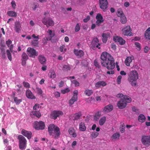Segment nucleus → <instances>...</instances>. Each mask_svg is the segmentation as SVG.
<instances>
[{
  "mask_svg": "<svg viewBox=\"0 0 150 150\" xmlns=\"http://www.w3.org/2000/svg\"><path fill=\"white\" fill-rule=\"evenodd\" d=\"M80 24L79 23L76 24L75 28V31L76 32H78L80 28Z\"/></svg>",
  "mask_w": 150,
  "mask_h": 150,
  "instance_id": "nucleus-50",
  "label": "nucleus"
},
{
  "mask_svg": "<svg viewBox=\"0 0 150 150\" xmlns=\"http://www.w3.org/2000/svg\"><path fill=\"white\" fill-rule=\"evenodd\" d=\"M113 109V107L111 105H109L106 106L104 108L103 111L105 112H108L111 111Z\"/></svg>",
  "mask_w": 150,
  "mask_h": 150,
  "instance_id": "nucleus-23",
  "label": "nucleus"
},
{
  "mask_svg": "<svg viewBox=\"0 0 150 150\" xmlns=\"http://www.w3.org/2000/svg\"><path fill=\"white\" fill-rule=\"evenodd\" d=\"M101 112L98 111L95 113L94 116V119L95 120L97 121L99 119L101 116Z\"/></svg>",
  "mask_w": 150,
  "mask_h": 150,
  "instance_id": "nucleus-35",
  "label": "nucleus"
},
{
  "mask_svg": "<svg viewBox=\"0 0 150 150\" xmlns=\"http://www.w3.org/2000/svg\"><path fill=\"white\" fill-rule=\"evenodd\" d=\"M22 60H26L28 59V57L26 54L24 52L23 53L22 55Z\"/></svg>",
  "mask_w": 150,
  "mask_h": 150,
  "instance_id": "nucleus-48",
  "label": "nucleus"
},
{
  "mask_svg": "<svg viewBox=\"0 0 150 150\" xmlns=\"http://www.w3.org/2000/svg\"><path fill=\"white\" fill-rule=\"evenodd\" d=\"M117 15L118 17H120L125 15L121 8H119L117 10Z\"/></svg>",
  "mask_w": 150,
  "mask_h": 150,
  "instance_id": "nucleus-40",
  "label": "nucleus"
},
{
  "mask_svg": "<svg viewBox=\"0 0 150 150\" xmlns=\"http://www.w3.org/2000/svg\"><path fill=\"white\" fill-rule=\"evenodd\" d=\"M6 43L7 47L9 48V50L11 51V50H13V45L11 44V41L9 39L6 41Z\"/></svg>",
  "mask_w": 150,
  "mask_h": 150,
  "instance_id": "nucleus-27",
  "label": "nucleus"
},
{
  "mask_svg": "<svg viewBox=\"0 0 150 150\" xmlns=\"http://www.w3.org/2000/svg\"><path fill=\"white\" fill-rule=\"evenodd\" d=\"M120 21L122 24H125L126 23L127 21V19L125 15L120 17Z\"/></svg>",
  "mask_w": 150,
  "mask_h": 150,
  "instance_id": "nucleus-42",
  "label": "nucleus"
},
{
  "mask_svg": "<svg viewBox=\"0 0 150 150\" xmlns=\"http://www.w3.org/2000/svg\"><path fill=\"white\" fill-rule=\"evenodd\" d=\"M122 34L124 35H130L131 30L129 25H128L124 27L121 30Z\"/></svg>",
  "mask_w": 150,
  "mask_h": 150,
  "instance_id": "nucleus-11",
  "label": "nucleus"
},
{
  "mask_svg": "<svg viewBox=\"0 0 150 150\" xmlns=\"http://www.w3.org/2000/svg\"><path fill=\"white\" fill-rule=\"evenodd\" d=\"M96 18L97 21L96 22V25L99 26L101 23H103L104 21L102 16L100 13H98L96 17Z\"/></svg>",
  "mask_w": 150,
  "mask_h": 150,
  "instance_id": "nucleus-14",
  "label": "nucleus"
},
{
  "mask_svg": "<svg viewBox=\"0 0 150 150\" xmlns=\"http://www.w3.org/2000/svg\"><path fill=\"white\" fill-rule=\"evenodd\" d=\"M71 69L69 65H64L63 66V70L64 71H67L70 70Z\"/></svg>",
  "mask_w": 150,
  "mask_h": 150,
  "instance_id": "nucleus-46",
  "label": "nucleus"
},
{
  "mask_svg": "<svg viewBox=\"0 0 150 150\" xmlns=\"http://www.w3.org/2000/svg\"><path fill=\"white\" fill-rule=\"evenodd\" d=\"M69 134L73 137H75L76 136V134L75 132V129L73 128H70L68 130Z\"/></svg>",
  "mask_w": 150,
  "mask_h": 150,
  "instance_id": "nucleus-25",
  "label": "nucleus"
},
{
  "mask_svg": "<svg viewBox=\"0 0 150 150\" xmlns=\"http://www.w3.org/2000/svg\"><path fill=\"white\" fill-rule=\"evenodd\" d=\"M26 95L27 97L30 99H35V97L34 96L31 91L28 89L26 92Z\"/></svg>",
  "mask_w": 150,
  "mask_h": 150,
  "instance_id": "nucleus-19",
  "label": "nucleus"
},
{
  "mask_svg": "<svg viewBox=\"0 0 150 150\" xmlns=\"http://www.w3.org/2000/svg\"><path fill=\"white\" fill-rule=\"evenodd\" d=\"M42 22L47 28L52 26L54 24L53 21L51 18H48L45 17L43 18L42 20Z\"/></svg>",
  "mask_w": 150,
  "mask_h": 150,
  "instance_id": "nucleus-6",
  "label": "nucleus"
},
{
  "mask_svg": "<svg viewBox=\"0 0 150 150\" xmlns=\"http://www.w3.org/2000/svg\"><path fill=\"white\" fill-rule=\"evenodd\" d=\"M21 25L19 22L17 21L15 23L14 29L16 32L19 33L21 31Z\"/></svg>",
  "mask_w": 150,
  "mask_h": 150,
  "instance_id": "nucleus-21",
  "label": "nucleus"
},
{
  "mask_svg": "<svg viewBox=\"0 0 150 150\" xmlns=\"http://www.w3.org/2000/svg\"><path fill=\"white\" fill-rule=\"evenodd\" d=\"M67 49L65 45H63L59 47V50L61 52L64 53L67 51Z\"/></svg>",
  "mask_w": 150,
  "mask_h": 150,
  "instance_id": "nucleus-43",
  "label": "nucleus"
},
{
  "mask_svg": "<svg viewBox=\"0 0 150 150\" xmlns=\"http://www.w3.org/2000/svg\"><path fill=\"white\" fill-rule=\"evenodd\" d=\"M145 37L146 39L150 40V27L146 30L145 33Z\"/></svg>",
  "mask_w": 150,
  "mask_h": 150,
  "instance_id": "nucleus-30",
  "label": "nucleus"
},
{
  "mask_svg": "<svg viewBox=\"0 0 150 150\" xmlns=\"http://www.w3.org/2000/svg\"><path fill=\"white\" fill-rule=\"evenodd\" d=\"M48 35L47 37V40H52V38L55 35V33L54 31H53L51 30H48L47 31Z\"/></svg>",
  "mask_w": 150,
  "mask_h": 150,
  "instance_id": "nucleus-17",
  "label": "nucleus"
},
{
  "mask_svg": "<svg viewBox=\"0 0 150 150\" xmlns=\"http://www.w3.org/2000/svg\"><path fill=\"white\" fill-rule=\"evenodd\" d=\"M117 98H120V100L117 103V105L119 108L122 109L126 107L127 103H130L132 101V99L127 96L124 95L122 93H119L117 95Z\"/></svg>",
  "mask_w": 150,
  "mask_h": 150,
  "instance_id": "nucleus-2",
  "label": "nucleus"
},
{
  "mask_svg": "<svg viewBox=\"0 0 150 150\" xmlns=\"http://www.w3.org/2000/svg\"><path fill=\"white\" fill-rule=\"evenodd\" d=\"M122 78L121 76L120 75L118 76L117 79V82L118 84H120V83Z\"/></svg>",
  "mask_w": 150,
  "mask_h": 150,
  "instance_id": "nucleus-57",
  "label": "nucleus"
},
{
  "mask_svg": "<svg viewBox=\"0 0 150 150\" xmlns=\"http://www.w3.org/2000/svg\"><path fill=\"white\" fill-rule=\"evenodd\" d=\"M106 120V118L105 117H102L99 120V123L100 125H103L105 122Z\"/></svg>",
  "mask_w": 150,
  "mask_h": 150,
  "instance_id": "nucleus-39",
  "label": "nucleus"
},
{
  "mask_svg": "<svg viewBox=\"0 0 150 150\" xmlns=\"http://www.w3.org/2000/svg\"><path fill=\"white\" fill-rule=\"evenodd\" d=\"M134 45L136 49L138 50H140L141 49L140 44L138 42H135L134 43Z\"/></svg>",
  "mask_w": 150,
  "mask_h": 150,
  "instance_id": "nucleus-47",
  "label": "nucleus"
},
{
  "mask_svg": "<svg viewBox=\"0 0 150 150\" xmlns=\"http://www.w3.org/2000/svg\"><path fill=\"white\" fill-rule=\"evenodd\" d=\"M93 92V91L92 90L86 89L84 91L85 94L88 96H90Z\"/></svg>",
  "mask_w": 150,
  "mask_h": 150,
  "instance_id": "nucleus-38",
  "label": "nucleus"
},
{
  "mask_svg": "<svg viewBox=\"0 0 150 150\" xmlns=\"http://www.w3.org/2000/svg\"><path fill=\"white\" fill-rule=\"evenodd\" d=\"M120 136V134L119 133L117 132L114 134L112 136L111 138L112 139H118Z\"/></svg>",
  "mask_w": 150,
  "mask_h": 150,
  "instance_id": "nucleus-44",
  "label": "nucleus"
},
{
  "mask_svg": "<svg viewBox=\"0 0 150 150\" xmlns=\"http://www.w3.org/2000/svg\"><path fill=\"white\" fill-rule=\"evenodd\" d=\"M75 54L78 57H81L84 55V52L82 50H75L74 51Z\"/></svg>",
  "mask_w": 150,
  "mask_h": 150,
  "instance_id": "nucleus-24",
  "label": "nucleus"
},
{
  "mask_svg": "<svg viewBox=\"0 0 150 150\" xmlns=\"http://www.w3.org/2000/svg\"><path fill=\"white\" fill-rule=\"evenodd\" d=\"M125 125L124 124H122L120 128V131L122 133H123L125 131Z\"/></svg>",
  "mask_w": 150,
  "mask_h": 150,
  "instance_id": "nucleus-54",
  "label": "nucleus"
},
{
  "mask_svg": "<svg viewBox=\"0 0 150 150\" xmlns=\"http://www.w3.org/2000/svg\"><path fill=\"white\" fill-rule=\"evenodd\" d=\"M21 134L29 139L31 137L32 133L30 131H27L25 129H23L21 131Z\"/></svg>",
  "mask_w": 150,
  "mask_h": 150,
  "instance_id": "nucleus-18",
  "label": "nucleus"
},
{
  "mask_svg": "<svg viewBox=\"0 0 150 150\" xmlns=\"http://www.w3.org/2000/svg\"><path fill=\"white\" fill-rule=\"evenodd\" d=\"M108 3L107 0H99V5L100 8L102 9L104 11L108 7Z\"/></svg>",
  "mask_w": 150,
  "mask_h": 150,
  "instance_id": "nucleus-12",
  "label": "nucleus"
},
{
  "mask_svg": "<svg viewBox=\"0 0 150 150\" xmlns=\"http://www.w3.org/2000/svg\"><path fill=\"white\" fill-rule=\"evenodd\" d=\"M11 4L12 6V8L14 9L15 8L16 6V3L14 1H13L11 2Z\"/></svg>",
  "mask_w": 150,
  "mask_h": 150,
  "instance_id": "nucleus-60",
  "label": "nucleus"
},
{
  "mask_svg": "<svg viewBox=\"0 0 150 150\" xmlns=\"http://www.w3.org/2000/svg\"><path fill=\"white\" fill-rule=\"evenodd\" d=\"M101 64L108 69H112L115 67V64L113 58L111 55L106 52H103L101 54Z\"/></svg>",
  "mask_w": 150,
  "mask_h": 150,
  "instance_id": "nucleus-1",
  "label": "nucleus"
},
{
  "mask_svg": "<svg viewBox=\"0 0 150 150\" xmlns=\"http://www.w3.org/2000/svg\"><path fill=\"white\" fill-rule=\"evenodd\" d=\"M40 105L39 104H35L33 107V109L34 110H38V109L40 108Z\"/></svg>",
  "mask_w": 150,
  "mask_h": 150,
  "instance_id": "nucleus-55",
  "label": "nucleus"
},
{
  "mask_svg": "<svg viewBox=\"0 0 150 150\" xmlns=\"http://www.w3.org/2000/svg\"><path fill=\"white\" fill-rule=\"evenodd\" d=\"M69 91V90L68 88H66L61 91V92L63 94H65V93L68 92Z\"/></svg>",
  "mask_w": 150,
  "mask_h": 150,
  "instance_id": "nucleus-58",
  "label": "nucleus"
},
{
  "mask_svg": "<svg viewBox=\"0 0 150 150\" xmlns=\"http://www.w3.org/2000/svg\"><path fill=\"white\" fill-rule=\"evenodd\" d=\"M141 142L142 144L147 147L150 145V136H144L142 137Z\"/></svg>",
  "mask_w": 150,
  "mask_h": 150,
  "instance_id": "nucleus-7",
  "label": "nucleus"
},
{
  "mask_svg": "<svg viewBox=\"0 0 150 150\" xmlns=\"http://www.w3.org/2000/svg\"><path fill=\"white\" fill-rule=\"evenodd\" d=\"M75 101L74 100H73L72 99H71L69 101V104L70 105H73L74 102H75Z\"/></svg>",
  "mask_w": 150,
  "mask_h": 150,
  "instance_id": "nucleus-63",
  "label": "nucleus"
},
{
  "mask_svg": "<svg viewBox=\"0 0 150 150\" xmlns=\"http://www.w3.org/2000/svg\"><path fill=\"white\" fill-rule=\"evenodd\" d=\"M98 133L95 132H93L91 133V137L92 139L95 138L98 136Z\"/></svg>",
  "mask_w": 150,
  "mask_h": 150,
  "instance_id": "nucleus-45",
  "label": "nucleus"
},
{
  "mask_svg": "<svg viewBox=\"0 0 150 150\" xmlns=\"http://www.w3.org/2000/svg\"><path fill=\"white\" fill-rule=\"evenodd\" d=\"M63 114V113L61 111L54 110L51 112L50 117L52 119L55 120L57 117L62 115Z\"/></svg>",
  "mask_w": 150,
  "mask_h": 150,
  "instance_id": "nucleus-8",
  "label": "nucleus"
},
{
  "mask_svg": "<svg viewBox=\"0 0 150 150\" xmlns=\"http://www.w3.org/2000/svg\"><path fill=\"white\" fill-rule=\"evenodd\" d=\"M30 115H34L35 116L38 118H40L41 116V114L39 111H33L31 112L30 113Z\"/></svg>",
  "mask_w": 150,
  "mask_h": 150,
  "instance_id": "nucleus-31",
  "label": "nucleus"
},
{
  "mask_svg": "<svg viewBox=\"0 0 150 150\" xmlns=\"http://www.w3.org/2000/svg\"><path fill=\"white\" fill-rule=\"evenodd\" d=\"M36 92L39 95H41L42 94V91L40 88L37 87L36 88Z\"/></svg>",
  "mask_w": 150,
  "mask_h": 150,
  "instance_id": "nucleus-51",
  "label": "nucleus"
},
{
  "mask_svg": "<svg viewBox=\"0 0 150 150\" xmlns=\"http://www.w3.org/2000/svg\"><path fill=\"white\" fill-rule=\"evenodd\" d=\"M78 94V91L77 90H75L73 92V95L71 99L75 101L77 100V95Z\"/></svg>",
  "mask_w": 150,
  "mask_h": 150,
  "instance_id": "nucleus-33",
  "label": "nucleus"
},
{
  "mask_svg": "<svg viewBox=\"0 0 150 150\" xmlns=\"http://www.w3.org/2000/svg\"><path fill=\"white\" fill-rule=\"evenodd\" d=\"M139 121L142 123L143 122L145 121V117L143 114L139 115L138 117Z\"/></svg>",
  "mask_w": 150,
  "mask_h": 150,
  "instance_id": "nucleus-36",
  "label": "nucleus"
},
{
  "mask_svg": "<svg viewBox=\"0 0 150 150\" xmlns=\"http://www.w3.org/2000/svg\"><path fill=\"white\" fill-rule=\"evenodd\" d=\"M50 77L51 78L53 79L56 77V74L55 72L54 71H52L50 75Z\"/></svg>",
  "mask_w": 150,
  "mask_h": 150,
  "instance_id": "nucleus-56",
  "label": "nucleus"
},
{
  "mask_svg": "<svg viewBox=\"0 0 150 150\" xmlns=\"http://www.w3.org/2000/svg\"><path fill=\"white\" fill-rule=\"evenodd\" d=\"M81 114L80 112L75 113L73 116L74 120H78L79 119L80 117L81 116Z\"/></svg>",
  "mask_w": 150,
  "mask_h": 150,
  "instance_id": "nucleus-41",
  "label": "nucleus"
},
{
  "mask_svg": "<svg viewBox=\"0 0 150 150\" xmlns=\"http://www.w3.org/2000/svg\"><path fill=\"white\" fill-rule=\"evenodd\" d=\"M18 139L19 142V148L22 150H24L25 149L27 144V141L25 138L21 135H18Z\"/></svg>",
  "mask_w": 150,
  "mask_h": 150,
  "instance_id": "nucleus-5",
  "label": "nucleus"
},
{
  "mask_svg": "<svg viewBox=\"0 0 150 150\" xmlns=\"http://www.w3.org/2000/svg\"><path fill=\"white\" fill-rule=\"evenodd\" d=\"M12 52V50H11V51L10 50H6V55L8 59L10 61H11L12 59V57L11 54V52Z\"/></svg>",
  "mask_w": 150,
  "mask_h": 150,
  "instance_id": "nucleus-32",
  "label": "nucleus"
},
{
  "mask_svg": "<svg viewBox=\"0 0 150 150\" xmlns=\"http://www.w3.org/2000/svg\"><path fill=\"white\" fill-rule=\"evenodd\" d=\"M90 16H87L86 18L83 19V21L85 23H86L90 20Z\"/></svg>",
  "mask_w": 150,
  "mask_h": 150,
  "instance_id": "nucleus-61",
  "label": "nucleus"
},
{
  "mask_svg": "<svg viewBox=\"0 0 150 150\" xmlns=\"http://www.w3.org/2000/svg\"><path fill=\"white\" fill-rule=\"evenodd\" d=\"M107 85L106 83L104 81H99L97 82L95 84V86L97 88H100L101 86L104 87Z\"/></svg>",
  "mask_w": 150,
  "mask_h": 150,
  "instance_id": "nucleus-20",
  "label": "nucleus"
},
{
  "mask_svg": "<svg viewBox=\"0 0 150 150\" xmlns=\"http://www.w3.org/2000/svg\"><path fill=\"white\" fill-rule=\"evenodd\" d=\"M27 52L30 57L35 58V56H37L38 55V52L36 51L35 50L32 48L30 47L28 48Z\"/></svg>",
  "mask_w": 150,
  "mask_h": 150,
  "instance_id": "nucleus-10",
  "label": "nucleus"
},
{
  "mask_svg": "<svg viewBox=\"0 0 150 150\" xmlns=\"http://www.w3.org/2000/svg\"><path fill=\"white\" fill-rule=\"evenodd\" d=\"M79 129L80 130L82 131H84L86 130V128L84 123L81 122L80 123Z\"/></svg>",
  "mask_w": 150,
  "mask_h": 150,
  "instance_id": "nucleus-34",
  "label": "nucleus"
},
{
  "mask_svg": "<svg viewBox=\"0 0 150 150\" xmlns=\"http://www.w3.org/2000/svg\"><path fill=\"white\" fill-rule=\"evenodd\" d=\"M32 37L33 38L35 39L32 40L31 43L34 46H36L38 44V40L39 39V36H35V34H33L32 35Z\"/></svg>",
  "mask_w": 150,
  "mask_h": 150,
  "instance_id": "nucleus-22",
  "label": "nucleus"
},
{
  "mask_svg": "<svg viewBox=\"0 0 150 150\" xmlns=\"http://www.w3.org/2000/svg\"><path fill=\"white\" fill-rule=\"evenodd\" d=\"M0 49L1 50V54L2 58L3 59L6 58V56L5 52V47H0Z\"/></svg>",
  "mask_w": 150,
  "mask_h": 150,
  "instance_id": "nucleus-28",
  "label": "nucleus"
},
{
  "mask_svg": "<svg viewBox=\"0 0 150 150\" xmlns=\"http://www.w3.org/2000/svg\"><path fill=\"white\" fill-rule=\"evenodd\" d=\"M7 14L8 15L11 17H16L17 16V14L15 11H9L7 12Z\"/></svg>",
  "mask_w": 150,
  "mask_h": 150,
  "instance_id": "nucleus-29",
  "label": "nucleus"
},
{
  "mask_svg": "<svg viewBox=\"0 0 150 150\" xmlns=\"http://www.w3.org/2000/svg\"><path fill=\"white\" fill-rule=\"evenodd\" d=\"M14 101L16 104H18L22 101L21 99H18L17 97H15L14 98Z\"/></svg>",
  "mask_w": 150,
  "mask_h": 150,
  "instance_id": "nucleus-49",
  "label": "nucleus"
},
{
  "mask_svg": "<svg viewBox=\"0 0 150 150\" xmlns=\"http://www.w3.org/2000/svg\"><path fill=\"white\" fill-rule=\"evenodd\" d=\"M71 82L72 83L74 84L75 86H78L79 85V83L76 80L71 81Z\"/></svg>",
  "mask_w": 150,
  "mask_h": 150,
  "instance_id": "nucleus-53",
  "label": "nucleus"
},
{
  "mask_svg": "<svg viewBox=\"0 0 150 150\" xmlns=\"http://www.w3.org/2000/svg\"><path fill=\"white\" fill-rule=\"evenodd\" d=\"M132 62V59L131 57H128L125 59V63L127 66H129L130 63Z\"/></svg>",
  "mask_w": 150,
  "mask_h": 150,
  "instance_id": "nucleus-37",
  "label": "nucleus"
},
{
  "mask_svg": "<svg viewBox=\"0 0 150 150\" xmlns=\"http://www.w3.org/2000/svg\"><path fill=\"white\" fill-rule=\"evenodd\" d=\"M23 84L24 86L26 88H29L30 87V85L29 84L26 82L23 81Z\"/></svg>",
  "mask_w": 150,
  "mask_h": 150,
  "instance_id": "nucleus-52",
  "label": "nucleus"
},
{
  "mask_svg": "<svg viewBox=\"0 0 150 150\" xmlns=\"http://www.w3.org/2000/svg\"><path fill=\"white\" fill-rule=\"evenodd\" d=\"M38 59L40 63L42 64H45L46 59L45 57L43 55H39L38 57Z\"/></svg>",
  "mask_w": 150,
  "mask_h": 150,
  "instance_id": "nucleus-26",
  "label": "nucleus"
},
{
  "mask_svg": "<svg viewBox=\"0 0 150 150\" xmlns=\"http://www.w3.org/2000/svg\"><path fill=\"white\" fill-rule=\"evenodd\" d=\"M34 127L36 129H43L45 128V125L44 122L42 121L35 122L34 123Z\"/></svg>",
  "mask_w": 150,
  "mask_h": 150,
  "instance_id": "nucleus-9",
  "label": "nucleus"
},
{
  "mask_svg": "<svg viewBox=\"0 0 150 150\" xmlns=\"http://www.w3.org/2000/svg\"><path fill=\"white\" fill-rule=\"evenodd\" d=\"M149 50V48L147 46H145L144 49V50L145 53H147Z\"/></svg>",
  "mask_w": 150,
  "mask_h": 150,
  "instance_id": "nucleus-62",
  "label": "nucleus"
},
{
  "mask_svg": "<svg viewBox=\"0 0 150 150\" xmlns=\"http://www.w3.org/2000/svg\"><path fill=\"white\" fill-rule=\"evenodd\" d=\"M124 6L126 7H127L129 6L130 4L129 2H126L124 4Z\"/></svg>",
  "mask_w": 150,
  "mask_h": 150,
  "instance_id": "nucleus-64",
  "label": "nucleus"
},
{
  "mask_svg": "<svg viewBox=\"0 0 150 150\" xmlns=\"http://www.w3.org/2000/svg\"><path fill=\"white\" fill-rule=\"evenodd\" d=\"M114 40L116 42H118L121 45H124L125 42V41L121 37L118 36H114L113 38Z\"/></svg>",
  "mask_w": 150,
  "mask_h": 150,
  "instance_id": "nucleus-15",
  "label": "nucleus"
},
{
  "mask_svg": "<svg viewBox=\"0 0 150 150\" xmlns=\"http://www.w3.org/2000/svg\"><path fill=\"white\" fill-rule=\"evenodd\" d=\"M49 133L51 135H54L55 138H57L60 135L59 128L54 124H50L48 127Z\"/></svg>",
  "mask_w": 150,
  "mask_h": 150,
  "instance_id": "nucleus-4",
  "label": "nucleus"
},
{
  "mask_svg": "<svg viewBox=\"0 0 150 150\" xmlns=\"http://www.w3.org/2000/svg\"><path fill=\"white\" fill-rule=\"evenodd\" d=\"M55 96L57 98L60 97V93L58 92H56L54 93Z\"/></svg>",
  "mask_w": 150,
  "mask_h": 150,
  "instance_id": "nucleus-59",
  "label": "nucleus"
},
{
  "mask_svg": "<svg viewBox=\"0 0 150 150\" xmlns=\"http://www.w3.org/2000/svg\"><path fill=\"white\" fill-rule=\"evenodd\" d=\"M138 78L139 75L137 71L132 70L129 72L128 80L132 86L137 85V80Z\"/></svg>",
  "mask_w": 150,
  "mask_h": 150,
  "instance_id": "nucleus-3",
  "label": "nucleus"
},
{
  "mask_svg": "<svg viewBox=\"0 0 150 150\" xmlns=\"http://www.w3.org/2000/svg\"><path fill=\"white\" fill-rule=\"evenodd\" d=\"M103 42L105 43L107 41L108 39L110 37V34L109 33H105L102 34Z\"/></svg>",
  "mask_w": 150,
  "mask_h": 150,
  "instance_id": "nucleus-16",
  "label": "nucleus"
},
{
  "mask_svg": "<svg viewBox=\"0 0 150 150\" xmlns=\"http://www.w3.org/2000/svg\"><path fill=\"white\" fill-rule=\"evenodd\" d=\"M98 40L97 38H93L91 42V47L93 48L96 47L100 49V47H99V46L100 45V43H98Z\"/></svg>",
  "mask_w": 150,
  "mask_h": 150,
  "instance_id": "nucleus-13",
  "label": "nucleus"
}]
</instances>
